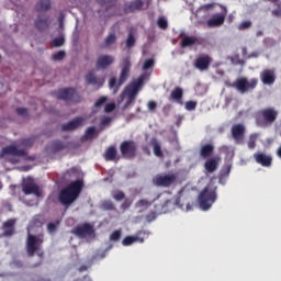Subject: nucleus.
I'll use <instances>...</instances> for the list:
<instances>
[{"instance_id": "ddd939ff", "label": "nucleus", "mask_w": 281, "mask_h": 281, "mask_svg": "<svg viewBox=\"0 0 281 281\" xmlns=\"http://www.w3.org/2000/svg\"><path fill=\"white\" fill-rule=\"evenodd\" d=\"M231 135L235 140V144H245V125L240 123L233 125L231 128Z\"/></svg>"}, {"instance_id": "f3484780", "label": "nucleus", "mask_w": 281, "mask_h": 281, "mask_svg": "<svg viewBox=\"0 0 281 281\" xmlns=\"http://www.w3.org/2000/svg\"><path fill=\"white\" fill-rule=\"evenodd\" d=\"M254 159L263 168H270L271 164H273V158L270 155L260 151L254 154Z\"/></svg>"}, {"instance_id": "49530a36", "label": "nucleus", "mask_w": 281, "mask_h": 281, "mask_svg": "<svg viewBox=\"0 0 281 281\" xmlns=\"http://www.w3.org/2000/svg\"><path fill=\"white\" fill-rule=\"evenodd\" d=\"M154 66H155V60L149 58L144 61L143 69L145 70L150 69Z\"/></svg>"}, {"instance_id": "58836bf2", "label": "nucleus", "mask_w": 281, "mask_h": 281, "mask_svg": "<svg viewBox=\"0 0 281 281\" xmlns=\"http://www.w3.org/2000/svg\"><path fill=\"white\" fill-rule=\"evenodd\" d=\"M50 45L52 47H63L65 45V37H56Z\"/></svg>"}, {"instance_id": "774afa93", "label": "nucleus", "mask_w": 281, "mask_h": 281, "mask_svg": "<svg viewBox=\"0 0 281 281\" xmlns=\"http://www.w3.org/2000/svg\"><path fill=\"white\" fill-rule=\"evenodd\" d=\"M180 36H186V33H180Z\"/></svg>"}, {"instance_id": "4468645a", "label": "nucleus", "mask_w": 281, "mask_h": 281, "mask_svg": "<svg viewBox=\"0 0 281 281\" xmlns=\"http://www.w3.org/2000/svg\"><path fill=\"white\" fill-rule=\"evenodd\" d=\"M82 126H85V117L78 116L69 121L68 123L63 124L61 131H64V133H71L74 131H77V128H82Z\"/></svg>"}, {"instance_id": "39448f33", "label": "nucleus", "mask_w": 281, "mask_h": 281, "mask_svg": "<svg viewBox=\"0 0 281 281\" xmlns=\"http://www.w3.org/2000/svg\"><path fill=\"white\" fill-rule=\"evenodd\" d=\"M216 186L209 184L200 193L198 201L201 210H203L204 212H207V210L212 207V204L216 202Z\"/></svg>"}, {"instance_id": "412c9836", "label": "nucleus", "mask_w": 281, "mask_h": 281, "mask_svg": "<svg viewBox=\"0 0 281 281\" xmlns=\"http://www.w3.org/2000/svg\"><path fill=\"white\" fill-rule=\"evenodd\" d=\"M218 164H221V158L218 156L206 158V161L204 162V169L206 172H209V175H212L218 170Z\"/></svg>"}, {"instance_id": "37998d69", "label": "nucleus", "mask_w": 281, "mask_h": 281, "mask_svg": "<svg viewBox=\"0 0 281 281\" xmlns=\"http://www.w3.org/2000/svg\"><path fill=\"white\" fill-rule=\"evenodd\" d=\"M58 225L59 223H48L47 224V232L48 234H54L56 232V229H58Z\"/></svg>"}, {"instance_id": "cd10ccee", "label": "nucleus", "mask_w": 281, "mask_h": 281, "mask_svg": "<svg viewBox=\"0 0 281 281\" xmlns=\"http://www.w3.org/2000/svg\"><path fill=\"white\" fill-rule=\"evenodd\" d=\"M86 82L87 85H98L99 87H102L104 85V79H98L93 72H89L86 76Z\"/></svg>"}, {"instance_id": "c9c22d12", "label": "nucleus", "mask_w": 281, "mask_h": 281, "mask_svg": "<svg viewBox=\"0 0 281 281\" xmlns=\"http://www.w3.org/2000/svg\"><path fill=\"white\" fill-rule=\"evenodd\" d=\"M93 137H95V127H88L83 135V139H93Z\"/></svg>"}, {"instance_id": "a18cd8bd", "label": "nucleus", "mask_w": 281, "mask_h": 281, "mask_svg": "<svg viewBox=\"0 0 281 281\" xmlns=\"http://www.w3.org/2000/svg\"><path fill=\"white\" fill-rule=\"evenodd\" d=\"M251 27V21L246 20L238 25V30H249Z\"/></svg>"}, {"instance_id": "5fc2aeb1", "label": "nucleus", "mask_w": 281, "mask_h": 281, "mask_svg": "<svg viewBox=\"0 0 281 281\" xmlns=\"http://www.w3.org/2000/svg\"><path fill=\"white\" fill-rule=\"evenodd\" d=\"M15 112L18 113V115H22V117H26L27 115V109L25 108H18Z\"/></svg>"}, {"instance_id": "9b49d317", "label": "nucleus", "mask_w": 281, "mask_h": 281, "mask_svg": "<svg viewBox=\"0 0 281 281\" xmlns=\"http://www.w3.org/2000/svg\"><path fill=\"white\" fill-rule=\"evenodd\" d=\"M71 234L77 236L78 238H87V236H93L95 234V231L93 229V226L89 223H83L81 225L76 226Z\"/></svg>"}, {"instance_id": "bb28decb", "label": "nucleus", "mask_w": 281, "mask_h": 281, "mask_svg": "<svg viewBox=\"0 0 281 281\" xmlns=\"http://www.w3.org/2000/svg\"><path fill=\"white\" fill-rule=\"evenodd\" d=\"M103 157H104L105 161H115V159L117 157V148H115V146L108 147Z\"/></svg>"}, {"instance_id": "0e129e2a", "label": "nucleus", "mask_w": 281, "mask_h": 281, "mask_svg": "<svg viewBox=\"0 0 281 281\" xmlns=\"http://www.w3.org/2000/svg\"><path fill=\"white\" fill-rule=\"evenodd\" d=\"M272 14H273V16H281V7H279L276 10H272Z\"/></svg>"}, {"instance_id": "7c9ffc66", "label": "nucleus", "mask_w": 281, "mask_h": 281, "mask_svg": "<svg viewBox=\"0 0 281 281\" xmlns=\"http://www.w3.org/2000/svg\"><path fill=\"white\" fill-rule=\"evenodd\" d=\"M150 144L154 148L155 157H164V151H161V145L159 144V140H157V138H151Z\"/></svg>"}, {"instance_id": "f8f14e48", "label": "nucleus", "mask_w": 281, "mask_h": 281, "mask_svg": "<svg viewBox=\"0 0 281 281\" xmlns=\"http://www.w3.org/2000/svg\"><path fill=\"white\" fill-rule=\"evenodd\" d=\"M222 12L212 15L207 21L206 25L207 27H221L223 23H225V16H227V8L221 7Z\"/></svg>"}, {"instance_id": "680f3d73", "label": "nucleus", "mask_w": 281, "mask_h": 281, "mask_svg": "<svg viewBox=\"0 0 281 281\" xmlns=\"http://www.w3.org/2000/svg\"><path fill=\"white\" fill-rule=\"evenodd\" d=\"M133 204V201L126 199L123 204H122V207L123 210H128V207H131V205Z\"/></svg>"}, {"instance_id": "9d476101", "label": "nucleus", "mask_w": 281, "mask_h": 281, "mask_svg": "<svg viewBox=\"0 0 281 281\" xmlns=\"http://www.w3.org/2000/svg\"><path fill=\"white\" fill-rule=\"evenodd\" d=\"M58 100H69L70 102H80L81 97L74 88H65L57 92Z\"/></svg>"}, {"instance_id": "79ce46f5", "label": "nucleus", "mask_w": 281, "mask_h": 281, "mask_svg": "<svg viewBox=\"0 0 281 281\" xmlns=\"http://www.w3.org/2000/svg\"><path fill=\"white\" fill-rule=\"evenodd\" d=\"M120 238H122V231H114L110 235V240H112L113 243H117V240H120Z\"/></svg>"}, {"instance_id": "7ed1b4c3", "label": "nucleus", "mask_w": 281, "mask_h": 281, "mask_svg": "<svg viewBox=\"0 0 281 281\" xmlns=\"http://www.w3.org/2000/svg\"><path fill=\"white\" fill-rule=\"evenodd\" d=\"M279 112L276 108H263L255 113L256 126L259 128H269L276 120H278Z\"/></svg>"}, {"instance_id": "4be33fe9", "label": "nucleus", "mask_w": 281, "mask_h": 281, "mask_svg": "<svg viewBox=\"0 0 281 281\" xmlns=\"http://www.w3.org/2000/svg\"><path fill=\"white\" fill-rule=\"evenodd\" d=\"M14 225H16V221L14 220H8L2 224L3 233L0 234V238L14 236Z\"/></svg>"}, {"instance_id": "e433bc0d", "label": "nucleus", "mask_w": 281, "mask_h": 281, "mask_svg": "<svg viewBox=\"0 0 281 281\" xmlns=\"http://www.w3.org/2000/svg\"><path fill=\"white\" fill-rule=\"evenodd\" d=\"M258 140V134H251L248 139V148L254 150L256 148V142Z\"/></svg>"}, {"instance_id": "de8ad7c7", "label": "nucleus", "mask_w": 281, "mask_h": 281, "mask_svg": "<svg viewBox=\"0 0 281 281\" xmlns=\"http://www.w3.org/2000/svg\"><path fill=\"white\" fill-rule=\"evenodd\" d=\"M186 109L187 111H194L196 109V101H187Z\"/></svg>"}, {"instance_id": "6e6d98bb", "label": "nucleus", "mask_w": 281, "mask_h": 281, "mask_svg": "<svg viewBox=\"0 0 281 281\" xmlns=\"http://www.w3.org/2000/svg\"><path fill=\"white\" fill-rule=\"evenodd\" d=\"M135 102V97H127V101L125 102L123 109H128V106H131V104H133Z\"/></svg>"}, {"instance_id": "0eeeda50", "label": "nucleus", "mask_w": 281, "mask_h": 281, "mask_svg": "<svg viewBox=\"0 0 281 281\" xmlns=\"http://www.w3.org/2000/svg\"><path fill=\"white\" fill-rule=\"evenodd\" d=\"M153 184L157 188H170L177 182L176 173H158L153 178Z\"/></svg>"}, {"instance_id": "09e8293b", "label": "nucleus", "mask_w": 281, "mask_h": 281, "mask_svg": "<svg viewBox=\"0 0 281 281\" xmlns=\"http://www.w3.org/2000/svg\"><path fill=\"white\" fill-rule=\"evenodd\" d=\"M147 223H153L155 218H157V213L155 211H151L149 214L145 216Z\"/></svg>"}, {"instance_id": "423d86ee", "label": "nucleus", "mask_w": 281, "mask_h": 281, "mask_svg": "<svg viewBox=\"0 0 281 281\" xmlns=\"http://www.w3.org/2000/svg\"><path fill=\"white\" fill-rule=\"evenodd\" d=\"M228 87H234L240 93H248V91H254L258 87V78L248 80L246 77H239Z\"/></svg>"}, {"instance_id": "a19ab883", "label": "nucleus", "mask_w": 281, "mask_h": 281, "mask_svg": "<svg viewBox=\"0 0 281 281\" xmlns=\"http://www.w3.org/2000/svg\"><path fill=\"white\" fill-rule=\"evenodd\" d=\"M112 196L114 201H123V199L126 198V194H124L123 191H114Z\"/></svg>"}, {"instance_id": "c85d7f7f", "label": "nucleus", "mask_w": 281, "mask_h": 281, "mask_svg": "<svg viewBox=\"0 0 281 281\" xmlns=\"http://www.w3.org/2000/svg\"><path fill=\"white\" fill-rule=\"evenodd\" d=\"M50 150L52 153L56 154V153H60L63 150H65V148H67V144H65L63 140H53L50 143Z\"/></svg>"}, {"instance_id": "603ef678", "label": "nucleus", "mask_w": 281, "mask_h": 281, "mask_svg": "<svg viewBox=\"0 0 281 281\" xmlns=\"http://www.w3.org/2000/svg\"><path fill=\"white\" fill-rule=\"evenodd\" d=\"M105 113H113L115 111V103H108L104 108Z\"/></svg>"}, {"instance_id": "ea45409f", "label": "nucleus", "mask_w": 281, "mask_h": 281, "mask_svg": "<svg viewBox=\"0 0 281 281\" xmlns=\"http://www.w3.org/2000/svg\"><path fill=\"white\" fill-rule=\"evenodd\" d=\"M32 225H34V227H43V216L35 215L33 217Z\"/></svg>"}, {"instance_id": "473e14b6", "label": "nucleus", "mask_w": 281, "mask_h": 281, "mask_svg": "<svg viewBox=\"0 0 281 281\" xmlns=\"http://www.w3.org/2000/svg\"><path fill=\"white\" fill-rule=\"evenodd\" d=\"M48 8H52V2H49V0H41L36 4V10L38 12H45V11H47Z\"/></svg>"}, {"instance_id": "a211bd4d", "label": "nucleus", "mask_w": 281, "mask_h": 281, "mask_svg": "<svg viewBox=\"0 0 281 281\" xmlns=\"http://www.w3.org/2000/svg\"><path fill=\"white\" fill-rule=\"evenodd\" d=\"M212 64V57L210 55L200 56L194 61L195 69L200 71H207L210 69V65Z\"/></svg>"}, {"instance_id": "e2e57ef3", "label": "nucleus", "mask_w": 281, "mask_h": 281, "mask_svg": "<svg viewBox=\"0 0 281 281\" xmlns=\"http://www.w3.org/2000/svg\"><path fill=\"white\" fill-rule=\"evenodd\" d=\"M101 124H102V126H108V124H111V117L104 116V117L101 120Z\"/></svg>"}, {"instance_id": "bf43d9fd", "label": "nucleus", "mask_w": 281, "mask_h": 281, "mask_svg": "<svg viewBox=\"0 0 281 281\" xmlns=\"http://www.w3.org/2000/svg\"><path fill=\"white\" fill-rule=\"evenodd\" d=\"M115 36H108L105 38V45L109 46V45H113V43H115Z\"/></svg>"}, {"instance_id": "1a4fd4ad", "label": "nucleus", "mask_w": 281, "mask_h": 281, "mask_svg": "<svg viewBox=\"0 0 281 281\" xmlns=\"http://www.w3.org/2000/svg\"><path fill=\"white\" fill-rule=\"evenodd\" d=\"M143 85L144 77H140L132 81L130 85L125 87L124 91L121 93V98H124V95H127V98H137V93H139V89H142Z\"/></svg>"}, {"instance_id": "5701e85b", "label": "nucleus", "mask_w": 281, "mask_h": 281, "mask_svg": "<svg viewBox=\"0 0 281 281\" xmlns=\"http://www.w3.org/2000/svg\"><path fill=\"white\" fill-rule=\"evenodd\" d=\"M4 155H12V157H25L27 151L25 149H18L16 146L10 145L2 149Z\"/></svg>"}, {"instance_id": "2eb2a0df", "label": "nucleus", "mask_w": 281, "mask_h": 281, "mask_svg": "<svg viewBox=\"0 0 281 281\" xmlns=\"http://www.w3.org/2000/svg\"><path fill=\"white\" fill-rule=\"evenodd\" d=\"M22 192L26 196L30 194H34V196H41L42 194L41 187H38V184L32 180L22 184Z\"/></svg>"}, {"instance_id": "a878e982", "label": "nucleus", "mask_w": 281, "mask_h": 281, "mask_svg": "<svg viewBox=\"0 0 281 281\" xmlns=\"http://www.w3.org/2000/svg\"><path fill=\"white\" fill-rule=\"evenodd\" d=\"M216 5H218V4L214 3V2L201 5L195 12L196 19H199V16H201V14H207V12H212V10H214V8H216Z\"/></svg>"}, {"instance_id": "052dcab7", "label": "nucleus", "mask_w": 281, "mask_h": 281, "mask_svg": "<svg viewBox=\"0 0 281 281\" xmlns=\"http://www.w3.org/2000/svg\"><path fill=\"white\" fill-rule=\"evenodd\" d=\"M57 21H58V23H59L60 30H63V23H64V21H65V13H60V14L58 15V18H57Z\"/></svg>"}, {"instance_id": "338daca9", "label": "nucleus", "mask_w": 281, "mask_h": 281, "mask_svg": "<svg viewBox=\"0 0 281 281\" xmlns=\"http://www.w3.org/2000/svg\"><path fill=\"white\" fill-rule=\"evenodd\" d=\"M246 54H247V48L244 47V48H243V56H246Z\"/></svg>"}, {"instance_id": "13d9d810", "label": "nucleus", "mask_w": 281, "mask_h": 281, "mask_svg": "<svg viewBox=\"0 0 281 281\" xmlns=\"http://www.w3.org/2000/svg\"><path fill=\"white\" fill-rule=\"evenodd\" d=\"M147 109H148V111H155V110L157 109V102H155V101H149V102L147 103Z\"/></svg>"}, {"instance_id": "6e6552de", "label": "nucleus", "mask_w": 281, "mask_h": 281, "mask_svg": "<svg viewBox=\"0 0 281 281\" xmlns=\"http://www.w3.org/2000/svg\"><path fill=\"white\" fill-rule=\"evenodd\" d=\"M120 150L125 159H135L137 157V143L135 140H124L120 145Z\"/></svg>"}, {"instance_id": "2f4dec72", "label": "nucleus", "mask_w": 281, "mask_h": 281, "mask_svg": "<svg viewBox=\"0 0 281 281\" xmlns=\"http://www.w3.org/2000/svg\"><path fill=\"white\" fill-rule=\"evenodd\" d=\"M171 100H175V102H181L183 100V89L177 87L171 91Z\"/></svg>"}, {"instance_id": "f704fd0d", "label": "nucleus", "mask_w": 281, "mask_h": 281, "mask_svg": "<svg viewBox=\"0 0 281 281\" xmlns=\"http://www.w3.org/2000/svg\"><path fill=\"white\" fill-rule=\"evenodd\" d=\"M101 209L108 212L115 211V204L111 200H104L101 202Z\"/></svg>"}, {"instance_id": "3c124183", "label": "nucleus", "mask_w": 281, "mask_h": 281, "mask_svg": "<svg viewBox=\"0 0 281 281\" xmlns=\"http://www.w3.org/2000/svg\"><path fill=\"white\" fill-rule=\"evenodd\" d=\"M148 205H150V202L148 200H139L137 203H136V207H148Z\"/></svg>"}, {"instance_id": "69168bd1", "label": "nucleus", "mask_w": 281, "mask_h": 281, "mask_svg": "<svg viewBox=\"0 0 281 281\" xmlns=\"http://www.w3.org/2000/svg\"><path fill=\"white\" fill-rule=\"evenodd\" d=\"M79 271H87V266H81L80 268H79Z\"/></svg>"}, {"instance_id": "8fccbe9b", "label": "nucleus", "mask_w": 281, "mask_h": 281, "mask_svg": "<svg viewBox=\"0 0 281 281\" xmlns=\"http://www.w3.org/2000/svg\"><path fill=\"white\" fill-rule=\"evenodd\" d=\"M105 103H106V97H101L95 101L94 106L95 109H100V106H102V104H105Z\"/></svg>"}, {"instance_id": "6ab92c4d", "label": "nucleus", "mask_w": 281, "mask_h": 281, "mask_svg": "<svg viewBox=\"0 0 281 281\" xmlns=\"http://www.w3.org/2000/svg\"><path fill=\"white\" fill-rule=\"evenodd\" d=\"M260 80L262 85H273V82H276L274 68L263 69L260 74Z\"/></svg>"}, {"instance_id": "72a5a7b5", "label": "nucleus", "mask_w": 281, "mask_h": 281, "mask_svg": "<svg viewBox=\"0 0 281 281\" xmlns=\"http://www.w3.org/2000/svg\"><path fill=\"white\" fill-rule=\"evenodd\" d=\"M196 37H183L182 42H181V47L186 48V47H192V45H196Z\"/></svg>"}, {"instance_id": "dca6fc26", "label": "nucleus", "mask_w": 281, "mask_h": 281, "mask_svg": "<svg viewBox=\"0 0 281 281\" xmlns=\"http://www.w3.org/2000/svg\"><path fill=\"white\" fill-rule=\"evenodd\" d=\"M150 5V0H135L125 5V12H136V10H146Z\"/></svg>"}, {"instance_id": "20e7f679", "label": "nucleus", "mask_w": 281, "mask_h": 281, "mask_svg": "<svg viewBox=\"0 0 281 281\" xmlns=\"http://www.w3.org/2000/svg\"><path fill=\"white\" fill-rule=\"evenodd\" d=\"M131 76V59L128 57L124 58L122 61V70L117 78L115 77H111L109 79V88L113 89V93H117V91H120V88L122 87V85H124V82H126V80H128V77Z\"/></svg>"}, {"instance_id": "393cba45", "label": "nucleus", "mask_w": 281, "mask_h": 281, "mask_svg": "<svg viewBox=\"0 0 281 281\" xmlns=\"http://www.w3.org/2000/svg\"><path fill=\"white\" fill-rule=\"evenodd\" d=\"M140 234H144V233L140 232L135 236H126L122 240V245L124 247H130V245H133L134 243H144V237L139 236Z\"/></svg>"}, {"instance_id": "f257e3e1", "label": "nucleus", "mask_w": 281, "mask_h": 281, "mask_svg": "<svg viewBox=\"0 0 281 281\" xmlns=\"http://www.w3.org/2000/svg\"><path fill=\"white\" fill-rule=\"evenodd\" d=\"M85 188V182L82 180H75L70 182L67 187L60 190L58 195V201L61 205H71Z\"/></svg>"}, {"instance_id": "aec40b11", "label": "nucleus", "mask_w": 281, "mask_h": 281, "mask_svg": "<svg viewBox=\"0 0 281 281\" xmlns=\"http://www.w3.org/2000/svg\"><path fill=\"white\" fill-rule=\"evenodd\" d=\"M115 63V58L111 55H101L98 57L95 61L97 69H106V67H111Z\"/></svg>"}, {"instance_id": "4d7b16f0", "label": "nucleus", "mask_w": 281, "mask_h": 281, "mask_svg": "<svg viewBox=\"0 0 281 281\" xmlns=\"http://www.w3.org/2000/svg\"><path fill=\"white\" fill-rule=\"evenodd\" d=\"M135 45V36H128L126 40V47H133Z\"/></svg>"}, {"instance_id": "f03ea898", "label": "nucleus", "mask_w": 281, "mask_h": 281, "mask_svg": "<svg viewBox=\"0 0 281 281\" xmlns=\"http://www.w3.org/2000/svg\"><path fill=\"white\" fill-rule=\"evenodd\" d=\"M43 243H45V235H32L27 234L26 238V254L32 258L35 254L41 258L40 262L34 265V267H41L43 265V258L45 257V251H43Z\"/></svg>"}, {"instance_id": "c03bdc74", "label": "nucleus", "mask_w": 281, "mask_h": 281, "mask_svg": "<svg viewBox=\"0 0 281 281\" xmlns=\"http://www.w3.org/2000/svg\"><path fill=\"white\" fill-rule=\"evenodd\" d=\"M65 56H66L65 50H59L53 54V60H63Z\"/></svg>"}, {"instance_id": "4c0bfd02", "label": "nucleus", "mask_w": 281, "mask_h": 281, "mask_svg": "<svg viewBox=\"0 0 281 281\" xmlns=\"http://www.w3.org/2000/svg\"><path fill=\"white\" fill-rule=\"evenodd\" d=\"M157 25L160 30H166V27H168V19H166V16L158 18Z\"/></svg>"}, {"instance_id": "864d4df0", "label": "nucleus", "mask_w": 281, "mask_h": 281, "mask_svg": "<svg viewBox=\"0 0 281 281\" xmlns=\"http://www.w3.org/2000/svg\"><path fill=\"white\" fill-rule=\"evenodd\" d=\"M22 144H23L26 148H29L30 146H33V144H34V138H24V139L22 140Z\"/></svg>"}, {"instance_id": "b1692460", "label": "nucleus", "mask_w": 281, "mask_h": 281, "mask_svg": "<svg viewBox=\"0 0 281 281\" xmlns=\"http://www.w3.org/2000/svg\"><path fill=\"white\" fill-rule=\"evenodd\" d=\"M214 155V146L212 144H204L200 147L201 159H210Z\"/></svg>"}, {"instance_id": "c756f323", "label": "nucleus", "mask_w": 281, "mask_h": 281, "mask_svg": "<svg viewBox=\"0 0 281 281\" xmlns=\"http://www.w3.org/2000/svg\"><path fill=\"white\" fill-rule=\"evenodd\" d=\"M35 27L37 30H47L49 27V18L38 16L35 21Z\"/></svg>"}]
</instances>
